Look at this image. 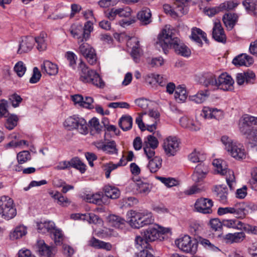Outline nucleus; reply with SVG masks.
Wrapping results in <instances>:
<instances>
[{
    "label": "nucleus",
    "mask_w": 257,
    "mask_h": 257,
    "mask_svg": "<svg viewBox=\"0 0 257 257\" xmlns=\"http://www.w3.org/2000/svg\"><path fill=\"white\" fill-rule=\"evenodd\" d=\"M131 40L136 44L135 46H133L131 56L134 60L136 63H138L140 61V57L141 56V48L140 47L139 41L135 38H132Z\"/></svg>",
    "instance_id": "44"
},
{
    "label": "nucleus",
    "mask_w": 257,
    "mask_h": 257,
    "mask_svg": "<svg viewBox=\"0 0 257 257\" xmlns=\"http://www.w3.org/2000/svg\"><path fill=\"white\" fill-rule=\"evenodd\" d=\"M237 18L236 14L228 13L224 15L222 20L225 26L231 30L234 26Z\"/></svg>",
    "instance_id": "37"
},
{
    "label": "nucleus",
    "mask_w": 257,
    "mask_h": 257,
    "mask_svg": "<svg viewBox=\"0 0 257 257\" xmlns=\"http://www.w3.org/2000/svg\"><path fill=\"white\" fill-rule=\"evenodd\" d=\"M70 168L73 167L79 170L82 173L86 170V166L78 158L72 159L70 161Z\"/></svg>",
    "instance_id": "52"
},
{
    "label": "nucleus",
    "mask_w": 257,
    "mask_h": 257,
    "mask_svg": "<svg viewBox=\"0 0 257 257\" xmlns=\"http://www.w3.org/2000/svg\"><path fill=\"white\" fill-rule=\"evenodd\" d=\"M47 34L45 33H41L38 37L34 38L35 42L37 43V49L39 51H43L47 48L46 38Z\"/></svg>",
    "instance_id": "42"
},
{
    "label": "nucleus",
    "mask_w": 257,
    "mask_h": 257,
    "mask_svg": "<svg viewBox=\"0 0 257 257\" xmlns=\"http://www.w3.org/2000/svg\"><path fill=\"white\" fill-rule=\"evenodd\" d=\"M27 233V227L23 225L17 226L10 235L12 240H15L22 237Z\"/></svg>",
    "instance_id": "35"
},
{
    "label": "nucleus",
    "mask_w": 257,
    "mask_h": 257,
    "mask_svg": "<svg viewBox=\"0 0 257 257\" xmlns=\"http://www.w3.org/2000/svg\"><path fill=\"white\" fill-rule=\"evenodd\" d=\"M242 5L248 12H252L255 9L257 10V2L254 3L253 0H245L243 2Z\"/></svg>",
    "instance_id": "63"
},
{
    "label": "nucleus",
    "mask_w": 257,
    "mask_h": 257,
    "mask_svg": "<svg viewBox=\"0 0 257 257\" xmlns=\"http://www.w3.org/2000/svg\"><path fill=\"white\" fill-rule=\"evenodd\" d=\"M208 96L207 91H201L195 95L190 96L189 98L191 101L196 103H201L206 99Z\"/></svg>",
    "instance_id": "51"
},
{
    "label": "nucleus",
    "mask_w": 257,
    "mask_h": 257,
    "mask_svg": "<svg viewBox=\"0 0 257 257\" xmlns=\"http://www.w3.org/2000/svg\"><path fill=\"white\" fill-rule=\"evenodd\" d=\"M90 125L91 133L94 130L97 133H99L101 131V126L99 123V121L96 117H93L89 121Z\"/></svg>",
    "instance_id": "58"
},
{
    "label": "nucleus",
    "mask_w": 257,
    "mask_h": 257,
    "mask_svg": "<svg viewBox=\"0 0 257 257\" xmlns=\"http://www.w3.org/2000/svg\"><path fill=\"white\" fill-rule=\"evenodd\" d=\"M145 79L146 82L150 84H152L157 82L160 85L163 86L167 83L166 79H163L162 81H160V79H163V76L159 74L154 73H150L145 76Z\"/></svg>",
    "instance_id": "32"
},
{
    "label": "nucleus",
    "mask_w": 257,
    "mask_h": 257,
    "mask_svg": "<svg viewBox=\"0 0 257 257\" xmlns=\"http://www.w3.org/2000/svg\"><path fill=\"white\" fill-rule=\"evenodd\" d=\"M51 235L56 245L61 244L63 237L60 230L56 229L55 227Z\"/></svg>",
    "instance_id": "55"
},
{
    "label": "nucleus",
    "mask_w": 257,
    "mask_h": 257,
    "mask_svg": "<svg viewBox=\"0 0 257 257\" xmlns=\"http://www.w3.org/2000/svg\"><path fill=\"white\" fill-rule=\"evenodd\" d=\"M64 126L69 130L77 129L82 135H86L88 133L86 121L82 117L70 116L64 122Z\"/></svg>",
    "instance_id": "8"
},
{
    "label": "nucleus",
    "mask_w": 257,
    "mask_h": 257,
    "mask_svg": "<svg viewBox=\"0 0 257 257\" xmlns=\"http://www.w3.org/2000/svg\"><path fill=\"white\" fill-rule=\"evenodd\" d=\"M135 188L138 194L142 196H146L150 192L152 185L147 182L139 181L135 184Z\"/></svg>",
    "instance_id": "31"
},
{
    "label": "nucleus",
    "mask_w": 257,
    "mask_h": 257,
    "mask_svg": "<svg viewBox=\"0 0 257 257\" xmlns=\"http://www.w3.org/2000/svg\"><path fill=\"white\" fill-rule=\"evenodd\" d=\"M187 97V92L185 87L179 85L176 88L174 97L178 102L181 103L185 101Z\"/></svg>",
    "instance_id": "40"
},
{
    "label": "nucleus",
    "mask_w": 257,
    "mask_h": 257,
    "mask_svg": "<svg viewBox=\"0 0 257 257\" xmlns=\"http://www.w3.org/2000/svg\"><path fill=\"white\" fill-rule=\"evenodd\" d=\"M92 25V23L90 21H88L85 24L83 29L81 27H80V29L82 30L83 35L81 41H86L89 38L90 34L93 30Z\"/></svg>",
    "instance_id": "50"
},
{
    "label": "nucleus",
    "mask_w": 257,
    "mask_h": 257,
    "mask_svg": "<svg viewBox=\"0 0 257 257\" xmlns=\"http://www.w3.org/2000/svg\"><path fill=\"white\" fill-rule=\"evenodd\" d=\"M105 196L111 199H116L120 195L119 190L115 187L111 186H105L103 188Z\"/></svg>",
    "instance_id": "43"
},
{
    "label": "nucleus",
    "mask_w": 257,
    "mask_h": 257,
    "mask_svg": "<svg viewBox=\"0 0 257 257\" xmlns=\"http://www.w3.org/2000/svg\"><path fill=\"white\" fill-rule=\"evenodd\" d=\"M213 201L211 199L206 198L198 199L195 203V208L199 212L204 214L212 212L211 207Z\"/></svg>",
    "instance_id": "13"
},
{
    "label": "nucleus",
    "mask_w": 257,
    "mask_h": 257,
    "mask_svg": "<svg viewBox=\"0 0 257 257\" xmlns=\"http://www.w3.org/2000/svg\"><path fill=\"white\" fill-rule=\"evenodd\" d=\"M126 222L133 228H140L153 223L152 213L147 210L137 211L131 210L126 213Z\"/></svg>",
    "instance_id": "4"
},
{
    "label": "nucleus",
    "mask_w": 257,
    "mask_h": 257,
    "mask_svg": "<svg viewBox=\"0 0 257 257\" xmlns=\"http://www.w3.org/2000/svg\"><path fill=\"white\" fill-rule=\"evenodd\" d=\"M164 10L166 13H169L172 17L181 16L184 14V9L182 8L178 9L175 6L174 9L168 5H164Z\"/></svg>",
    "instance_id": "48"
},
{
    "label": "nucleus",
    "mask_w": 257,
    "mask_h": 257,
    "mask_svg": "<svg viewBox=\"0 0 257 257\" xmlns=\"http://www.w3.org/2000/svg\"><path fill=\"white\" fill-rule=\"evenodd\" d=\"M219 215L230 213L235 215L238 218L244 217L245 215V205L243 203H237L232 206L219 207L217 210Z\"/></svg>",
    "instance_id": "10"
},
{
    "label": "nucleus",
    "mask_w": 257,
    "mask_h": 257,
    "mask_svg": "<svg viewBox=\"0 0 257 257\" xmlns=\"http://www.w3.org/2000/svg\"><path fill=\"white\" fill-rule=\"evenodd\" d=\"M208 172L207 166L203 164H198L195 168L192 179L195 182L201 181Z\"/></svg>",
    "instance_id": "23"
},
{
    "label": "nucleus",
    "mask_w": 257,
    "mask_h": 257,
    "mask_svg": "<svg viewBox=\"0 0 257 257\" xmlns=\"http://www.w3.org/2000/svg\"><path fill=\"white\" fill-rule=\"evenodd\" d=\"M35 43V39L33 37L27 36L23 38L19 44L18 50V54L27 53L32 50Z\"/></svg>",
    "instance_id": "17"
},
{
    "label": "nucleus",
    "mask_w": 257,
    "mask_h": 257,
    "mask_svg": "<svg viewBox=\"0 0 257 257\" xmlns=\"http://www.w3.org/2000/svg\"><path fill=\"white\" fill-rule=\"evenodd\" d=\"M212 164L218 174L226 176V182L230 189L233 190L235 184L234 174L232 170L228 169L226 162L221 159H215Z\"/></svg>",
    "instance_id": "7"
},
{
    "label": "nucleus",
    "mask_w": 257,
    "mask_h": 257,
    "mask_svg": "<svg viewBox=\"0 0 257 257\" xmlns=\"http://www.w3.org/2000/svg\"><path fill=\"white\" fill-rule=\"evenodd\" d=\"M120 127L124 131L130 130L132 127L133 118L130 115H123L118 122Z\"/></svg>",
    "instance_id": "39"
},
{
    "label": "nucleus",
    "mask_w": 257,
    "mask_h": 257,
    "mask_svg": "<svg viewBox=\"0 0 257 257\" xmlns=\"http://www.w3.org/2000/svg\"><path fill=\"white\" fill-rule=\"evenodd\" d=\"M104 151L109 154H117V150L116 148L115 142L111 141L106 144Z\"/></svg>",
    "instance_id": "64"
},
{
    "label": "nucleus",
    "mask_w": 257,
    "mask_h": 257,
    "mask_svg": "<svg viewBox=\"0 0 257 257\" xmlns=\"http://www.w3.org/2000/svg\"><path fill=\"white\" fill-rule=\"evenodd\" d=\"M234 80L227 73H222L217 78V86L219 89L229 91L233 89Z\"/></svg>",
    "instance_id": "14"
},
{
    "label": "nucleus",
    "mask_w": 257,
    "mask_h": 257,
    "mask_svg": "<svg viewBox=\"0 0 257 257\" xmlns=\"http://www.w3.org/2000/svg\"><path fill=\"white\" fill-rule=\"evenodd\" d=\"M253 63V59L246 54H241L235 57L232 60V63L235 66H249Z\"/></svg>",
    "instance_id": "22"
},
{
    "label": "nucleus",
    "mask_w": 257,
    "mask_h": 257,
    "mask_svg": "<svg viewBox=\"0 0 257 257\" xmlns=\"http://www.w3.org/2000/svg\"><path fill=\"white\" fill-rule=\"evenodd\" d=\"M65 57L69 61V66L73 69H75L76 66V60L77 59L76 55L72 52L68 51L65 54Z\"/></svg>",
    "instance_id": "59"
},
{
    "label": "nucleus",
    "mask_w": 257,
    "mask_h": 257,
    "mask_svg": "<svg viewBox=\"0 0 257 257\" xmlns=\"http://www.w3.org/2000/svg\"><path fill=\"white\" fill-rule=\"evenodd\" d=\"M17 215L13 200L8 196L0 197V217L9 220Z\"/></svg>",
    "instance_id": "6"
},
{
    "label": "nucleus",
    "mask_w": 257,
    "mask_h": 257,
    "mask_svg": "<svg viewBox=\"0 0 257 257\" xmlns=\"http://www.w3.org/2000/svg\"><path fill=\"white\" fill-rule=\"evenodd\" d=\"M201 83L206 87L217 86V79L216 76L212 73H208L204 74L200 80Z\"/></svg>",
    "instance_id": "30"
},
{
    "label": "nucleus",
    "mask_w": 257,
    "mask_h": 257,
    "mask_svg": "<svg viewBox=\"0 0 257 257\" xmlns=\"http://www.w3.org/2000/svg\"><path fill=\"white\" fill-rule=\"evenodd\" d=\"M79 52L86 59L88 63L91 65L95 64L97 58L95 50L87 43L81 44L79 48Z\"/></svg>",
    "instance_id": "12"
},
{
    "label": "nucleus",
    "mask_w": 257,
    "mask_h": 257,
    "mask_svg": "<svg viewBox=\"0 0 257 257\" xmlns=\"http://www.w3.org/2000/svg\"><path fill=\"white\" fill-rule=\"evenodd\" d=\"M239 130L251 147H257V117L244 115L240 120Z\"/></svg>",
    "instance_id": "2"
},
{
    "label": "nucleus",
    "mask_w": 257,
    "mask_h": 257,
    "mask_svg": "<svg viewBox=\"0 0 257 257\" xmlns=\"http://www.w3.org/2000/svg\"><path fill=\"white\" fill-rule=\"evenodd\" d=\"M181 125L184 128H188L192 131H197L199 130V127L195 125L193 121L186 116L182 117L180 119Z\"/></svg>",
    "instance_id": "41"
},
{
    "label": "nucleus",
    "mask_w": 257,
    "mask_h": 257,
    "mask_svg": "<svg viewBox=\"0 0 257 257\" xmlns=\"http://www.w3.org/2000/svg\"><path fill=\"white\" fill-rule=\"evenodd\" d=\"M237 6V4L231 1L225 2L218 6L221 11H229L233 9Z\"/></svg>",
    "instance_id": "60"
},
{
    "label": "nucleus",
    "mask_w": 257,
    "mask_h": 257,
    "mask_svg": "<svg viewBox=\"0 0 257 257\" xmlns=\"http://www.w3.org/2000/svg\"><path fill=\"white\" fill-rule=\"evenodd\" d=\"M42 70L49 75H55L58 72L57 66L49 61H45L43 62Z\"/></svg>",
    "instance_id": "34"
},
{
    "label": "nucleus",
    "mask_w": 257,
    "mask_h": 257,
    "mask_svg": "<svg viewBox=\"0 0 257 257\" xmlns=\"http://www.w3.org/2000/svg\"><path fill=\"white\" fill-rule=\"evenodd\" d=\"M106 220L109 224L115 228H120L123 225L125 220L115 215L110 214L106 217Z\"/></svg>",
    "instance_id": "36"
},
{
    "label": "nucleus",
    "mask_w": 257,
    "mask_h": 257,
    "mask_svg": "<svg viewBox=\"0 0 257 257\" xmlns=\"http://www.w3.org/2000/svg\"><path fill=\"white\" fill-rule=\"evenodd\" d=\"M213 191L217 199L221 203L225 204L227 202L228 189L225 185L215 186Z\"/></svg>",
    "instance_id": "20"
},
{
    "label": "nucleus",
    "mask_w": 257,
    "mask_h": 257,
    "mask_svg": "<svg viewBox=\"0 0 257 257\" xmlns=\"http://www.w3.org/2000/svg\"><path fill=\"white\" fill-rule=\"evenodd\" d=\"M222 223L225 227L237 230H242L244 224L238 219H223Z\"/></svg>",
    "instance_id": "33"
},
{
    "label": "nucleus",
    "mask_w": 257,
    "mask_h": 257,
    "mask_svg": "<svg viewBox=\"0 0 257 257\" xmlns=\"http://www.w3.org/2000/svg\"><path fill=\"white\" fill-rule=\"evenodd\" d=\"M79 80L85 83L92 84L97 87L102 88L104 83L100 77L98 73L90 68L82 60H80L78 66Z\"/></svg>",
    "instance_id": "3"
},
{
    "label": "nucleus",
    "mask_w": 257,
    "mask_h": 257,
    "mask_svg": "<svg viewBox=\"0 0 257 257\" xmlns=\"http://www.w3.org/2000/svg\"><path fill=\"white\" fill-rule=\"evenodd\" d=\"M159 142L157 138L152 135H149L147 137V140L146 141L144 144V145L155 148H157Z\"/></svg>",
    "instance_id": "61"
},
{
    "label": "nucleus",
    "mask_w": 257,
    "mask_h": 257,
    "mask_svg": "<svg viewBox=\"0 0 257 257\" xmlns=\"http://www.w3.org/2000/svg\"><path fill=\"white\" fill-rule=\"evenodd\" d=\"M175 244L179 249L185 253L194 254L197 251V241L196 238L192 239L188 235L176 239Z\"/></svg>",
    "instance_id": "9"
},
{
    "label": "nucleus",
    "mask_w": 257,
    "mask_h": 257,
    "mask_svg": "<svg viewBox=\"0 0 257 257\" xmlns=\"http://www.w3.org/2000/svg\"><path fill=\"white\" fill-rule=\"evenodd\" d=\"M180 142L175 137H169L164 141L163 148L168 156H174L179 149Z\"/></svg>",
    "instance_id": "11"
},
{
    "label": "nucleus",
    "mask_w": 257,
    "mask_h": 257,
    "mask_svg": "<svg viewBox=\"0 0 257 257\" xmlns=\"http://www.w3.org/2000/svg\"><path fill=\"white\" fill-rule=\"evenodd\" d=\"M17 159L19 164H24L31 159L30 154L27 151H24L20 152L17 155Z\"/></svg>",
    "instance_id": "57"
},
{
    "label": "nucleus",
    "mask_w": 257,
    "mask_h": 257,
    "mask_svg": "<svg viewBox=\"0 0 257 257\" xmlns=\"http://www.w3.org/2000/svg\"><path fill=\"white\" fill-rule=\"evenodd\" d=\"M117 15L119 17L130 18L132 10L130 8L126 7L122 8H117Z\"/></svg>",
    "instance_id": "62"
},
{
    "label": "nucleus",
    "mask_w": 257,
    "mask_h": 257,
    "mask_svg": "<svg viewBox=\"0 0 257 257\" xmlns=\"http://www.w3.org/2000/svg\"><path fill=\"white\" fill-rule=\"evenodd\" d=\"M90 244L95 248H102L106 250H110L112 248L110 243L104 242L94 237L91 240Z\"/></svg>",
    "instance_id": "46"
},
{
    "label": "nucleus",
    "mask_w": 257,
    "mask_h": 257,
    "mask_svg": "<svg viewBox=\"0 0 257 257\" xmlns=\"http://www.w3.org/2000/svg\"><path fill=\"white\" fill-rule=\"evenodd\" d=\"M37 227L39 232L43 234L49 233L51 234L55 228V224L53 221H48L38 223Z\"/></svg>",
    "instance_id": "27"
},
{
    "label": "nucleus",
    "mask_w": 257,
    "mask_h": 257,
    "mask_svg": "<svg viewBox=\"0 0 257 257\" xmlns=\"http://www.w3.org/2000/svg\"><path fill=\"white\" fill-rule=\"evenodd\" d=\"M5 117L6 118L5 123V126L6 128L9 130H12L17 126L19 120V118L17 115L14 114L8 113Z\"/></svg>",
    "instance_id": "38"
},
{
    "label": "nucleus",
    "mask_w": 257,
    "mask_h": 257,
    "mask_svg": "<svg viewBox=\"0 0 257 257\" xmlns=\"http://www.w3.org/2000/svg\"><path fill=\"white\" fill-rule=\"evenodd\" d=\"M200 37L205 41H207V39L205 33L201 29L197 28H193L192 29L191 39L196 42L200 46L202 45V42Z\"/></svg>",
    "instance_id": "28"
},
{
    "label": "nucleus",
    "mask_w": 257,
    "mask_h": 257,
    "mask_svg": "<svg viewBox=\"0 0 257 257\" xmlns=\"http://www.w3.org/2000/svg\"><path fill=\"white\" fill-rule=\"evenodd\" d=\"M14 71L18 76L22 77L26 72V67L22 61H19L14 67Z\"/></svg>",
    "instance_id": "56"
},
{
    "label": "nucleus",
    "mask_w": 257,
    "mask_h": 257,
    "mask_svg": "<svg viewBox=\"0 0 257 257\" xmlns=\"http://www.w3.org/2000/svg\"><path fill=\"white\" fill-rule=\"evenodd\" d=\"M255 77V74L252 71H247L237 73L236 75V81L239 85H241L244 83H252Z\"/></svg>",
    "instance_id": "16"
},
{
    "label": "nucleus",
    "mask_w": 257,
    "mask_h": 257,
    "mask_svg": "<svg viewBox=\"0 0 257 257\" xmlns=\"http://www.w3.org/2000/svg\"><path fill=\"white\" fill-rule=\"evenodd\" d=\"M137 17L143 25H147L152 22V14L149 8H143L138 13Z\"/></svg>",
    "instance_id": "26"
},
{
    "label": "nucleus",
    "mask_w": 257,
    "mask_h": 257,
    "mask_svg": "<svg viewBox=\"0 0 257 257\" xmlns=\"http://www.w3.org/2000/svg\"><path fill=\"white\" fill-rule=\"evenodd\" d=\"M50 194L52 197L57 200V203L62 206H66L70 203V201L67 197L63 196L58 191L52 192Z\"/></svg>",
    "instance_id": "45"
},
{
    "label": "nucleus",
    "mask_w": 257,
    "mask_h": 257,
    "mask_svg": "<svg viewBox=\"0 0 257 257\" xmlns=\"http://www.w3.org/2000/svg\"><path fill=\"white\" fill-rule=\"evenodd\" d=\"M196 240L197 241V244L200 243L203 247L208 249L214 251H217L220 250L217 247L212 244L210 241L207 239L204 238L201 236H197L196 237Z\"/></svg>",
    "instance_id": "47"
},
{
    "label": "nucleus",
    "mask_w": 257,
    "mask_h": 257,
    "mask_svg": "<svg viewBox=\"0 0 257 257\" xmlns=\"http://www.w3.org/2000/svg\"><path fill=\"white\" fill-rule=\"evenodd\" d=\"M245 238V233L243 232L228 233L223 236V239L227 243H239L242 241Z\"/></svg>",
    "instance_id": "21"
},
{
    "label": "nucleus",
    "mask_w": 257,
    "mask_h": 257,
    "mask_svg": "<svg viewBox=\"0 0 257 257\" xmlns=\"http://www.w3.org/2000/svg\"><path fill=\"white\" fill-rule=\"evenodd\" d=\"M212 37L217 42L225 43L226 36L219 21L215 22L212 31Z\"/></svg>",
    "instance_id": "19"
},
{
    "label": "nucleus",
    "mask_w": 257,
    "mask_h": 257,
    "mask_svg": "<svg viewBox=\"0 0 257 257\" xmlns=\"http://www.w3.org/2000/svg\"><path fill=\"white\" fill-rule=\"evenodd\" d=\"M37 251L41 257H52L54 248L49 246L43 240L38 241L37 243Z\"/></svg>",
    "instance_id": "18"
},
{
    "label": "nucleus",
    "mask_w": 257,
    "mask_h": 257,
    "mask_svg": "<svg viewBox=\"0 0 257 257\" xmlns=\"http://www.w3.org/2000/svg\"><path fill=\"white\" fill-rule=\"evenodd\" d=\"M161 165L162 159L159 157H155L149 161L148 167L151 172L155 173L161 167Z\"/></svg>",
    "instance_id": "49"
},
{
    "label": "nucleus",
    "mask_w": 257,
    "mask_h": 257,
    "mask_svg": "<svg viewBox=\"0 0 257 257\" xmlns=\"http://www.w3.org/2000/svg\"><path fill=\"white\" fill-rule=\"evenodd\" d=\"M201 115L205 119L214 118L219 120L223 117V112L219 109L205 106L201 111Z\"/></svg>",
    "instance_id": "15"
},
{
    "label": "nucleus",
    "mask_w": 257,
    "mask_h": 257,
    "mask_svg": "<svg viewBox=\"0 0 257 257\" xmlns=\"http://www.w3.org/2000/svg\"><path fill=\"white\" fill-rule=\"evenodd\" d=\"M157 179L168 187L175 186L179 184L178 181L173 178L158 177Z\"/></svg>",
    "instance_id": "54"
},
{
    "label": "nucleus",
    "mask_w": 257,
    "mask_h": 257,
    "mask_svg": "<svg viewBox=\"0 0 257 257\" xmlns=\"http://www.w3.org/2000/svg\"><path fill=\"white\" fill-rule=\"evenodd\" d=\"M103 196L101 193L88 194L83 196V199L87 202L100 205L103 202Z\"/></svg>",
    "instance_id": "29"
},
{
    "label": "nucleus",
    "mask_w": 257,
    "mask_h": 257,
    "mask_svg": "<svg viewBox=\"0 0 257 257\" xmlns=\"http://www.w3.org/2000/svg\"><path fill=\"white\" fill-rule=\"evenodd\" d=\"M75 218L86 220L89 223L101 224L102 220L94 213L75 214L74 215Z\"/></svg>",
    "instance_id": "25"
},
{
    "label": "nucleus",
    "mask_w": 257,
    "mask_h": 257,
    "mask_svg": "<svg viewBox=\"0 0 257 257\" xmlns=\"http://www.w3.org/2000/svg\"><path fill=\"white\" fill-rule=\"evenodd\" d=\"M156 47L162 48L164 53L167 54L169 48H173L175 52L181 56L188 57L190 56V49L177 37H173L170 26H166L158 35Z\"/></svg>",
    "instance_id": "1"
},
{
    "label": "nucleus",
    "mask_w": 257,
    "mask_h": 257,
    "mask_svg": "<svg viewBox=\"0 0 257 257\" xmlns=\"http://www.w3.org/2000/svg\"><path fill=\"white\" fill-rule=\"evenodd\" d=\"M221 142L225 146V149L230 155L237 160L244 159L246 153L243 147L240 144H236L226 136H222Z\"/></svg>",
    "instance_id": "5"
},
{
    "label": "nucleus",
    "mask_w": 257,
    "mask_h": 257,
    "mask_svg": "<svg viewBox=\"0 0 257 257\" xmlns=\"http://www.w3.org/2000/svg\"><path fill=\"white\" fill-rule=\"evenodd\" d=\"M189 159L193 163L202 162L205 160V156L199 152L194 151L189 155Z\"/></svg>",
    "instance_id": "53"
},
{
    "label": "nucleus",
    "mask_w": 257,
    "mask_h": 257,
    "mask_svg": "<svg viewBox=\"0 0 257 257\" xmlns=\"http://www.w3.org/2000/svg\"><path fill=\"white\" fill-rule=\"evenodd\" d=\"M160 232L157 228L151 226L144 232L143 237H142L146 242L154 241L159 238Z\"/></svg>",
    "instance_id": "24"
}]
</instances>
